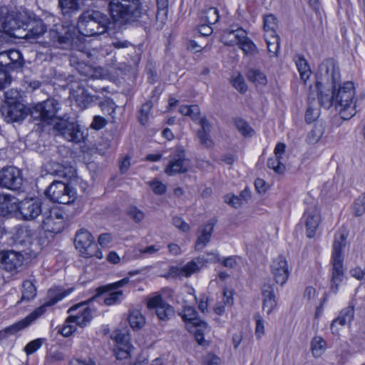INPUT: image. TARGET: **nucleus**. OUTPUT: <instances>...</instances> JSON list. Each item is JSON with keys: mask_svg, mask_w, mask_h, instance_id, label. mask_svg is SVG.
<instances>
[{"mask_svg": "<svg viewBox=\"0 0 365 365\" xmlns=\"http://www.w3.org/2000/svg\"><path fill=\"white\" fill-rule=\"evenodd\" d=\"M109 19L99 11L88 10L78 17L77 29L73 26L55 25L49 31V44L52 46L76 50L82 53L87 51L84 36H95L107 31Z\"/></svg>", "mask_w": 365, "mask_h": 365, "instance_id": "f257e3e1", "label": "nucleus"}, {"mask_svg": "<svg viewBox=\"0 0 365 365\" xmlns=\"http://www.w3.org/2000/svg\"><path fill=\"white\" fill-rule=\"evenodd\" d=\"M108 9L111 19L119 26L134 24L148 15L142 0H110Z\"/></svg>", "mask_w": 365, "mask_h": 365, "instance_id": "f03ea898", "label": "nucleus"}, {"mask_svg": "<svg viewBox=\"0 0 365 365\" xmlns=\"http://www.w3.org/2000/svg\"><path fill=\"white\" fill-rule=\"evenodd\" d=\"M72 290L73 289H68L66 290H63L60 288L50 289L48 292V301L34 310L24 319L16 324H14L10 327H6L4 330L0 331V335H12L26 328L38 317L41 316L46 312L47 307L54 305L58 301L68 295L72 292Z\"/></svg>", "mask_w": 365, "mask_h": 365, "instance_id": "7ed1b4c3", "label": "nucleus"}, {"mask_svg": "<svg viewBox=\"0 0 365 365\" xmlns=\"http://www.w3.org/2000/svg\"><path fill=\"white\" fill-rule=\"evenodd\" d=\"M26 9L11 10L6 6H0V28L9 36L20 38L24 33L25 22L29 19Z\"/></svg>", "mask_w": 365, "mask_h": 365, "instance_id": "20e7f679", "label": "nucleus"}, {"mask_svg": "<svg viewBox=\"0 0 365 365\" xmlns=\"http://www.w3.org/2000/svg\"><path fill=\"white\" fill-rule=\"evenodd\" d=\"M354 83L346 81L334 87L335 109L344 120H349L356 113V98Z\"/></svg>", "mask_w": 365, "mask_h": 365, "instance_id": "39448f33", "label": "nucleus"}, {"mask_svg": "<svg viewBox=\"0 0 365 365\" xmlns=\"http://www.w3.org/2000/svg\"><path fill=\"white\" fill-rule=\"evenodd\" d=\"M68 312L69 317L66 320L68 325L62 329L61 334L64 336H69L76 331V327L70 325L71 323H75L80 327H86L92 319V311L86 307V303H80L71 307Z\"/></svg>", "mask_w": 365, "mask_h": 365, "instance_id": "423d86ee", "label": "nucleus"}, {"mask_svg": "<svg viewBox=\"0 0 365 365\" xmlns=\"http://www.w3.org/2000/svg\"><path fill=\"white\" fill-rule=\"evenodd\" d=\"M15 96L10 97L9 93H5L6 101L1 106L0 112L4 120L7 123L18 122L24 120L29 113V110L21 103L17 102L16 98L19 93H14Z\"/></svg>", "mask_w": 365, "mask_h": 365, "instance_id": "0eeeda50", "label": "nucleus"}, {"mask_svg": "<svg viewBox=\"0 0 365 365\" xmlns=\"http://www.w3.org/2000/svg\"><path fill=\"white\" fill-rule=\"evenodd\" d=\"M341 81L339 68L331 58L324 61L319 67L317 86L318 89L321 87H336Z\"/></svg>", "mask_w": 365, "mask_h": 365, "instance_id": "6e6552de", "label": "nucleus"}, {"mask_svg": "<svg viewBox=\"0 0 365 365\" xmlns=\"http://www.w3.org/2000/svg\"><path fill=\"white\" fill-rule=\"evenodd\" d=\"M54 129L57 135L74 143H83L88 136L87 131L83 130L79 124L63 119L56 123Z\"/></svg>", "mask_w": 365, "mask_h": 365, "instance_id": "1a4fd4ad", "label": "nucleus"}, {"mask_svg": "<svg viewBox=\"0 0 365 365\" xmlns=\"http://www.w3.org/2000/svg\"><path fill=\"white\" fill-rule=\"evenodd\" d=\"M46 196L52 202L69 204L75 199V192L61 181H53L45 191Z\"/></svg>", "mask_w": 365, "mask_h": 365, "instance_id": "9d476101", "label": "nucleus"}, {"mask_svg": "<svg viewBox=\"0 0 365 365\" xmlns=\"http://www.w3.org/2000/svg\"><path fill=\"white\" fill-rule=\"evenodd\" d=\"M60 104L54 98H48L36 105L30 110L31 115L34 120L47 121L54 118H60Z\"/></svg>", "mask_w": 365, "mask_h": 365, "instance_id": "9b49d317", "label": "nucleus"}, {"mask_svg": "<svg viewBox=\"0 0 365 365\" xmlns=\"http://www.w3.org/2000/svg\"><path fill=\"white\" fill-rule=\"evenodd\" d=\"M41 227L45 232L59 233L65 227L63 212L58 209H51L42 213Z\"/></svg>", "mask_w": 365, "mask_h": 365, "instance_id": "f8f14e48", "label": "nucleus"}, {"mask_svg": "<svg viewBox=\"0 0 365 365\" xmlns=\"http://www.w3.org/2000/svg\"><path fill=\"white\" fill-rule=\"evenodd\" d=\"M29 19L25 22L24 33L21 38L33 41L42 36L46 31V25L32 11H28Z\"/></svg>", "mask_w": 365, "mask_h": 365, "instance_id": "ddd939ff", "label": "nucleus"}, {"mask_svg": "<svg viewBox=\"0 0 365 365\" xmlns=\"http://www.w3.org/2000/svg\"><path fill=\"white\" fill-rule=\"evenodd\" d=\"M21 184V173L17 168L8 166L0 170V186L10 190H17Z\"/></svg>", "mask_w": 365, "mask_h": 365, "instance_id": "4468645a", "label": "nucleus"}, {"mask_svg": "<svg viewBox=\"0 0 365 365\" xmlns=\"http://www.w3.org/2000/svg\"><path fill=\"white\" fill-rule=\"evenodd\" d=\"M148 308L155 310L160 321L167 322L175 315L174 308L167 303L160 295L150 298L148 301Z\"/></svg>", "mask_w": 365, "mask_h": 365, "instance_id": "2eb2a0df", "label": "nucleus"}, {"mask_svg": "<svg viewBox=\"0 0 365 365\" xmlns=\"http://www.w3.org/2000/svg\"><path fill=\"white\" fill-rule=\"evenodd\" d=\"M188 168L189 163L185 158V150L177 148L171 155L169 163L165 169V173L168 175L185 173L188 170Z\"/></svg>", "mask_w": 365, "mask_h": 365, "instance_id": "dca6fc26", "label": "nucleus"}, {"mask_svg": "<svg viewBox=\"0 0 365 365\" xmlns=\"http://www.w3.org/2000/svg\"><path fill=\"white\" fill-rule=\"evenodd\" d=\"M24 259V256L19 252L14 250L0 252V267L9 272H17Z\"/></svg>", "mask_w": 365, "mask_h": 365, "instance_id": "f3484780", "label": "nucleus"}, {"mask_svg": "<svg viewBox=\"0 0 365 365\" xmlns=\"http://www.w3.org/2000/svg\"><path fill=\"white\" fill-rule=\"evenodd\" d=\"M21 53L16 49L0 52V70L8 71L19 68L23 66Z\"/></svg>", "mask_w": 365, "mask_h": 365, "instance_id": "a211bd4d", "label": "nucleus"}, {"mask_svg": "<svg viewBox=\"0 0 365 365\" xmlns=\"http://www.w3.org/2000/svg\"><path fill=\"white\" fill-rule=\"evenodd\" d=\"M306 227L307 236L312 238L322 221L320 210L317 205H312L307 208L303 216Z\"/></svg>", "mask_w": 365, "mask_h": 365, "instance_id": "6ab92c4d", "label": "nucleus"}, {"mask_svg": "<svg viewBox=\"0 0 365 365\" xmlns=\"http://www.w3.org/2000/svg\"><path fill=\"white\" fill-rule=\"evenodd\" d=\"M74 242L76 249L82 256L88 258L92 255L91 250L95 247L94 238L87 230H78L76 234Z\"/></svg>", "mask_w": 365, "mask_h": 365, "instance_id": "aec40b11", "label": "nucleus"}, {"mask_svg": "<svg viewBox=\"0 0 365 365\" xmlns=\"http://www.w3.org/2000/svg\"><path fill=\"white\" fill-rule=\"evenodd\" d=\"M19 212L25 220H32L41 212V202L33 198L19 202Z\"/></svg>", "mask_w": 365, "mask_h": 365, "instance_id": "412c9836", "label": "nucleus"}, {"mask_svg": "<svg viewBox=\"0 0 365 365\" xmlns=\"http://www.w3.org/2000/svg\"><path fill=\"white\" fill-rule=\"evenodd\" d=\"M271 269L276 283L283 285L287 282L289 274L285 257L279 256L274 259L272 263Z\"/></svg>", "mask_w": 365, "mask_h": 365, "instance_id": "4be33fe9", "label": "nucleus"}, {"mask_svg": "<svg viewBox=\"0 0 365 365\" xmlns=\"http://www.w3.org/2000/svg\"><path fill=\"white\" fill-rule=\"evenodd\" d=\"M70 98L74 101L81 109L86 108L93 101V97L89 95L84 87L78 83L71 86L70 89Z\"/></svg>", "mask_w": 365, "mask_h": 365, "instance_id": "5701e85b", "label": "nucleus"}, {"mask_svg": "<svg viewBox=\"0 0 365 365\" xmlns=\"http://www.w3.org/2000/svg\"><path fill=\"white\" fill-rule=\"evenodd\" d=\"M230 35H233L237 40L240 48L245 54L255 55L258 53V49L255 44L247 36L246 31L243 29H239L235 31L230 33Z\"/></svg>", "mask_w": 365, "mask_h": 365, "instance_id": "b1692460", "label": "nucleus"}, {"mask_svg": "<svg viewBox=\"0 0 365 365\" xmlns=\"http://www.w3.org/2000/svg\"><path fill=\"white\" fill-rule=\"evenodd\" d=\"M332 264L331 289L334 293H336L344 277L343 257H332Z\"/></svg>", "mask_w": 365, "mask_h": 365, "instance_id": "393cba45", "label": "nucleus"}, {"mask_svg": "<svg viewBox=\"0 0 365 365\" xmlns=\"http://www.w3.org/2000/svg\"><path fill=\"white\" fill-rule=\"evenodd\" d=\"M354 309L351 306H349L343 309L337 318L334 319L331 324V332L334 334H339V329L337 327V324L341 326H345L350 324L354 319Z\"/></svg>", "mask_w": 365, "mask_h": 365, "instance_id": "a878e982", "label": "nucleus"}, {"mask_svg": "<svg viewBox=\"0 0 365 365\" xmlns=\"http://www.w3.org/2000/svg\"><path fill=\"white\" fill-rule=\"evenodd\" d=\"M18 200L10 195H0V215L6 216L14 212L19 211Z\"/></svg>", "mask_w": 365, "mask_h": 365, "instance_id": "bb28decb", "label": "nucleus"}, {"mask_svg": "<svg viewBox=\"0 0 365 365\" xmlns=\"http://www.w3.org/2000/svg\"><path fill=\"white\" fill-rule=\"evenodd\" d=\"M263 306L264 312L269 314L277 306L275 299L274 289L273 286L265 284L262 288Z\"/></svg>", "mask_w": 365, "mask_h": 365, "instance_id": "cd10ccee", "label": "nucleus"}, {"mask_svg": "<svg viewBox=\"0 0 365 365\" xmlns=\"http://www.w3.org/2000/svg\"><path fill=\"white\" fill-rule=\"evenodd\" d=\"M180 315L182 317V319L185 322H188L189 324L187 325H193V327H207V324L205 322L200 320L197 316V312L195 309L190 306H187L183 308Z\"/></svg>", "mask_w": 365, "mask_h": 365, "instance_id": "c85d7f7f", "label": "nucleus"}, {"mask_svg": "<svg viewBox=\"0 0 365 365\" xmlns=\"http://www.w3.org/2000/svg\"><path fill=\"white\" fill-rule=\"evenodd\" d=\"M215 224V222L210 221L207 224L200 228V235L195 243V248L197 250H202L210 242Z\"/></svg>", "mask_w": 365, "mask_h": 365, "instance_id": "c756f323", "label": "nucleus"}, {"mask_svg": "<svg viewBox=\"0 0 365 365\" xmlns=\"http://www.w3.org/2000/svg\"><path fill=\"white\" fill-rule=\"evenodd\" d=\"M322 88L319 89L318 98L320 105L326 108H329L332 106L335 107L334 88H331V91L329 89L323 91Z\"/></svg>", "mask_w": 365, "mask_h": 365, "instance_id": "7c9ffc66", "label": "nucleus"}, {"mask_svg": "<svg viewBox=\"0 0 365 365\" xmlns=\"http://www.w3.org/2000/svg\"><path fill=\"white\" fill-rule=\"evenodd\" d=\"M295 63L301 79L305 83L311 75V69L307 60L302 56L295 57Z\"/></svg>", "mask_w": 365, "mask_h": 365, "instance_id": "2f4dec72", "label": "nucleus"}, {"mask_svg": "<svg viewBox=\"0 0 365 365\" xmlns=\"http://www.w3.org/2000/svg\"><path fill=\"white\" fill-rule=\"evenodd\" d=\"M327 347V342L322 336H314L311 341V349L314 357L321 356Z\"/></svg>", "mask_w": 365, "mask_h": 365, "instance_id": "473e14b6", "label": "nucleus"}, {"mask_svg": "<svg viewBox=\"0 0 365 365\" xmlns=\"http://www.w3.org/2000/svg\"><path fill=\"white\" fill-rule=\"evenodd\" d=\"M81 0H58V6L63 14H70L80 9Z\"/></svg>", "mask_w": 365, "mask_h": 365, "instance_id": "72a5a7b5", "label": "nucleus"}, {"mask_svg": "<svg viewBox=\"0 0 365 365\" xmlns=\"http://www.w3.org/2000/svg\"><path fill=\"white\" fill-rule=\"evenodd\" d=\"M277 27V21L276 17L272 14H269L264 18V36H276V29Z\"/></svg>", "mask_w": 365, "mask_h": 365, "instance_id": "f704fd0d", "label": "nucleus"}, {"mask_svg": "<svg viewBox=\"0 0 365 365\" xmlns=\"http://www.w3.org/2000/svg\"><path fill=\"white\" fill-rule=\"evenodd\" d=\"M324 133V127L322 123L317 122L307 135V142L310 144L317 143Z\"/></svg>", "mask_w": 365, "mask_h": 365, "instance_id": "c9c22d12", "label": "nucleus"}, {"mask_svg": "<svg viewBox=\"0 0 365 365\" xmlns=\"http://www.w3.org/2000/svg\"><path fill=\"white\" fill-rule=\"evenodd\" d=\"M248 80L256 85L265 86L267 83L266 76L259 70L250 68L247 73Z\"/></svg>", "mask_w": 365, "mask_h": 365, "instance_id": "e433bc0d", "label": "nucleus"}, {"mask_svg": "<svg viewBox=\"0 0 365 365\" xmlns=\"http://www.w3.org/2000/svg\"><path fill=\"white\" fill-rule=\"evenodd\" d=\"M36 295V289L33 282L30 280H26L22 284L21 301H30Z\"/></svg>", "mask_w": 365, "mask_h": 365, "instance_id": "4c0bfd02", "label": "nucleus"}, {"mask_svg": "<svg viewBox=\"0 0 365 365\" xmlns=\"http://www.w3.org/2000/svg\"><path fill=\"white\" fill-rule=\"evenodd\" d=\"M112 339L117 343V346H132L130 344V336L126 330H116L112 334Z\"/></svg>", "mask_w": 365, "mask_h": 365, "instance_id": "58836bf2", "label": "nucleus"}, {"mask_svg": "<svg viewBox=\"0 0 365 365\" xmlns=\"http://www.w3.org/2000/svg\"><path fill=\"white\" fill-rule=\"evenodd\" d=\"M201 19L205 23L215 24L220 19L218 10L215 7H210L202 11Z\"/></svg>", "mask_w": 365, "mask_h": 365, "instance_id": "ea45409f", "label": "nucleus"}, {"mask_svg": "<svg viewBox=\"0 0 365 365\" xmlns=\"http://www.w3.org/2000/svg\"><path fill=\"white\" fill-rule=\"evenodd\" d=\"M128 322L132 328L140 329L145 324V318L139 311L135 310L130 314Z\"/></svg>", "mask_w": 365, "mask_h": 365, "instance_id": "a19ab883", "label": "nucleus"}, {"mask_svg": "<svg viewBox=\"0 0 365 365\" xmlns=\"http://www.w3.org/2000/svg\"><path fill=\"white\" fill-rule=\"evenodd\" d=\"M268 52L272 56H277L279 50V37L278 35L264 36Z\"/></svg>", "mask_w": 365, "mask_h": 365, "instance_id": "79ce46f5", "label": "nucleus"}, {"mask_svg": "<svg viewBox=\"0 0 365 365\" xmlns=\"http://www.w3.org/2000/svg\"><path fill=\"white\" fill-rule=\"evenodd\" d=\"M346 237L344 234H340L339 237H336L334 242V250L332 257H343L341 251L345 246Z\"/></svg>", "mask_w": 365, "mask_h": 365, "instance_id": "37998d69", "label": "nucleus"}, {"mask_svg": "<svg viewBox=\"0 0 365 365\" xmlns=\"http://www.w3.org/2000/svg\"><path fill=\"white\" fill-rule=\"evenodd\" d=\"M232 86L239 92L244 93L247 90V86L245 82L244 78L240 73L234 74L231 78Z\"/></svg>", "mask_w": 365, "mask_h": 365, "instance_id": "c03bdc74", "label": "nucleus"}, {"mask_svg": "<svg viewBox=\"0 0 365 365\" xmlns=\"http://www.w3.org/2000/svg\"><path fill=\"white\" fill-rule=\"evenodd\" d=\"M153 107V103L150 101L142 105L138 115V120L142 125H145L149 118V114Z\"/></svg>", "mask_w": 365, "mask_h": 365, "instance_id": "a18cd8bd", "label": "nucleus"}, {"mask_svg": "<svg viewBox=\"0 0 365 365\" xmlns=\"http://www.w3.org/2000/svg\"><path fill=\"white\" fill-rule=\"evenodd\" d=\"M122 296V291H116L105 294L102 297V299L106 305H113L119 302Z\"/></svg>", "mask_w": 365, "mask_h": 365, "instance_id": "49530a36", "label": "nucleus"}, {"mask_svg": "<svg viewBox=\"0 0 365 365\" xmlns=\"http://www.w3.org/2000/svg\"><path fill=\"white\" fill-rule=\"evenodd\" d=\"M353 210L356 216H361L365 213V194L360 195L355 200Z\"/></svg>", "mask_w": 365, "mask_h": 365, "instance_id": "de8ad7c7", "label": "nucleus"}, {"mask_svg": "<svg viewBox=\"0 0 365 365\" xmlns=\"http://www.w3.org/2000/svg\"><path fill=\"white\" fill-rule=\"evenodd\" d=\"M280 158H271L267 160V165L270 169L274 170L275 173L281 174L285 170V166L281 163Z\"/></svg>", "mask_w": 365, "mask_h": 365, "instance_id": "09e8293b", "label": "nucleus"}, {"mask_svg": "<svg viewBox=\"0 0 365 365\" xmlns=\"http://www.w3.org/2000/svg\"><path fill=\"white\" fill-rule=\"evenodd\" d=\"M235 124L238 130L244 135H252L253 130L244 120L237 118L235 120Z\"/></svg>", "mask_w": 365, "mask_h": 365, "instance_id": "8fccbe9b", "label": "nucleus"}, {"mask_svg": "<svg viewBox=\"0 0 365 365\" xmlns=\"http://www.w3.org/2000/svg\"><path fill=\"white\" fill-rule=\"evenodd\" d=\"M132 346H117L115 349L116 359L118 360L128 359L131 356Z\"/></svg>", "mask_w": 365, "mask_h": 365, "instance_id": "3c124183", "label": "nucleus"}, {"mask_svg": "<svg viewBox=\"0 0 365 365\" xmlns=\"http://www.w3.org/2000/svg\"><path fill=\"white\" fill-rule=\"evenodd\" d=\"M189 331L194 333L196 341L200 344H202L204 338V331L207 328L202 327H193V325H187Z\"/></svg>", "mask_w": 365, "mask_h": 365, "instance_id": "603ef678", "label": "nucleus"}, {"mask_svg": "<svg viewBox=\"0 0 365 365\" xmlns=\"http://www.w3.org/2000/svg\"><path fill=\"white\" fill-rule=\"evenodd\" d=\"M182 268L183 277H190L200 269V267L195 261L187 262Z\"/></svg>", "mask_w": 365, "mask_h": 365, "instance_id": "864d4df0", "label": "nucleus"}, {"mask_svg": "<svg viewBox=\"0 0 365 365\" xmlns=\"http://www.w3.org/2000/svg\"><path fill=\"white\" fill-rule=\"evenodd\" d=\"M42 345V340L37 339L30 341L25 347L24 351L27 355L31 354L36 351Z\"/></svg>", "mask_w": 365, "mask_h": 365, "instance_id": "5fc2aeb1", "label": "nucleus"}, {"mask_svg": "<svg viewBox=\"0 0 365 365\" xmlns=\"http://www.w3.org/2000/svg\"><path fill=\"white\" fill-rule=\"evenodd\" d=\"M107 123L108 121L106 118L100 115H96L94 116L91 124L90 125V128L93 130H98L106 127Z\"/></svg>", "mask_w": 365, "mask_h": 365, "instance_id": "6e6d98bb", "label": "nucleus"}, {"mask_svg": "<svg viewBox=\"0 0 365 365\" xmlns=\"http://www.w3.org/2000/svg\"><path fill=\"white\" fill-rule=\"evenodd\" d=\"M198 138L200 139V143L205 148H210L214 145L212 139L211 138L210 133H197Z\"/></svg>", "mask_w": 365, "mask_h": 365, "instance_id": "4d7b16f0", "label": "nucleus"}, {"mask_svg": "<svg viewBox=\"0 0 365 365\" xmlns=\"http://www.w3.org/2000/svg\"><path fill=\"white\" fill-rule=\"evenodd\" d=\"M128 282H129V278L125 277V278L120 279V281H118V282L112 283V284H109L104 287H101L98 289V290L105 289L106 291H110L113 289H117L122 287L125 286V284H127L128 283Z\"/></svg>", "mask_w": 365, "mask_h": 365, "instance_id": "13d9d810", "label": "nucleus"}, {"mask_svg": "<svg viewBox=\"0 0 365 365\" xmlns=\"http://www.w3.org/2000/svg\"><path fill=\"white\" fill-rule=\"evenodd\" d=\"M173 225L182 232H187L190 230V225L179 217H174L173 218Z\"/></svg>", "mask_w": 365, "mask_h": 365, "instance_id": "bf43d9fd", "label": "nucleus"}, {"mask_svg": "<svg viewBox=\"0 0 365 365\" xmlns=\"http://www.w3.org/2000/svg\"><path fill=\"white\" fill-rule=\"evenodd\" d=\"M128 215L136 222H139L144 219V213L137 207H130L128 210Z\"/></svg>", "mask_w": 365, "mask_h": 365, "instance_id": "052dcab7", "label": "nucleus"}, {"mask_svg": "<svg viewBox=\"0 0 365 365\" xmlns=\"http://www.w3.org/2000/svg\"><path fill=\"white\" fill-rule=\"evenodd\" d=\"M78 71L81 75L88 77V78H97V75L96 74V71L91 66H78Z\"/></svg>", "mask_w": 365, "mask_h": 365, "instance_id": "680f3d73", "label": "nucleus"}, {"mask_svg": "<svg viewBox=\"0 0 365 365\" xmlns=\"http://www.w3.org/2000/svg\"><path fill=\"white\" fill-rule=\"evenodd\" d=\"M225 202L231 206L237 208L242 205L241 198L234 195H227L225 196Z\"/></svg>", "mask_w": 365, "mask_h": 365, "instance_id": "e2e57ef3", "label": "nucleus"}, {"mask_svg": "<svg viewBox=\"0 0 365 365\" xmlns=\"http://www.w3.org/2000/svg\"><path fill=\"white\" fill-rule=\"evenodd\" d=\"M100 106L103 111L110 114L115 112V103L110 98H107L101 103Z\"/></svg>", "mask_w": 365, "mask_h": 365, "instance_id": "0e129e2a", "label": "nucleus"}, {"mask_svg": "<svg viewBox=\"0 0 365 365\" xmlns=\"http://www.w3.org/2000/svg\"><path fill=\"white\" fill-rule=\"evenodd\" d=\"M319 115L318 109L309 107L305 114V120L308 123L315 121Z\"/></svg>", "mask_w": 365, "mask_h": 365, "instance_id": "69168bd1", "label": "nucleus"}, {"mask_svg": "<svg viewBox=\"0 0 365 365\" xmlns=\"http://www.w3.org/2000/svg\"><path fill=\"white\" fill-rule=\"evenodd\" d=\"M198 120L201 128L197 133H210L212 126L209 120L205 117L199 118Z\"/></svg>", "mask_w": 365, "mask_h": 365, "instance_id": "338daca9", "label": "nucleus"}, {"mask_svg": "<svg viewBox=\"0 0 365 365\" xmlns=\"http://www.w3.org/2000/svg\"><path fill=\"white\" fill-rule=\"evenodd\" d=\"M236 30H230L225 31L221 36V41L228 46L237 44V40L233 35H230V33L235 31Z\"/></svg>", "mask_w": 365, "mask_h": 365, "instance_id": "774afa93", "label": "nucleus"}]
</instances>
